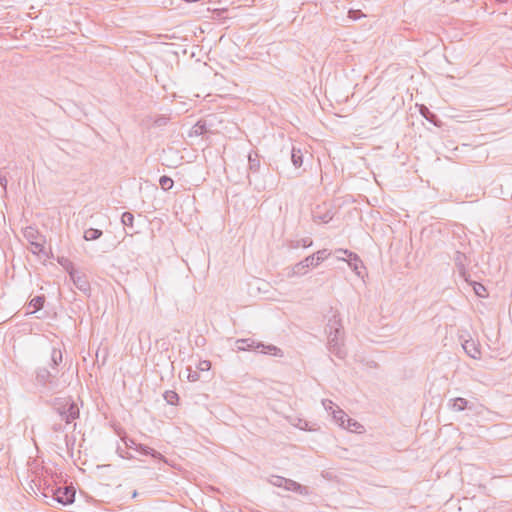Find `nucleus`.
Instances as JSON below:
<instances>
[{"mask_svg": "<svg viewBox=\"0 0 512 512\" xmlns=\"http://www.w3.org/2000/svg\"><path fill=\"white\" fill-rule=\"evenodd\" d=\"M52 430L54 432H62L64 430V426L62 424H60V423L59 424H54L52 426Z\"/></svg>", "mask_w": 512, "mask_h": 512, "instance_id": "40", "label": "nucleus"}, {"mask_svg": "<svg viewBox=\"0 0 512 512\" xmlns=\"http://www.w3.org/2000/svg\"><path fill=\"white\" fill-rule=\"evenodd\" d=\"M36 382L38 385L55 389L57 387L56 375L49 371L47 368H40L36 373Z\"/></svg>", "mask_w": 512, "mask_h": 512, "instance_id": "4", "label": "nucleus"}, {"mask_svg": "<svg viewBox=\"0 0 512 512\" xmlns=\"http://www.w3.org/2000/svg\"><path fill=\"white\" fill-rule=\"evenodd\" d=\"M135 450L143 455H150L151 457L158 459L164 463H168L167 459L158 451L154 450L153 448L138 443L137 446H135Z\"/></svg>", "mask_w": 512, "mask_h": 512, "instance_id": "11", "label": "nucleus"}, {"mask_svg": "<svg viewBox=\"0 0 512 512\" xmlns=\"http://www.w3.org/2000/svg\"><path fill=\"white\" fill-rule=\"evenodd\" d=\"M118 453H119V456L124 458V459H129V460L134 459V456L131 453L127 452V451H123V450L118 449Z\"/></svg>", "mask_w": 512, "mask_h": 512, "instance_id": "38", "label": "nucleus"}, {"mask_svg": "<svg viewBox=\"0 0 512 512\" xmlns=\"http://www.w3.org/2000/svg\"><path fill=\"white\" fill-rule=\"evenodd\" d=\"M291 160H292L293 165L296 168H300L302 166V164H303V153H302L301 149H298L296 147H292V150H291Z\"/></svg>", "mask_w": 512, "mask_h": 512, "instance_id": "19", "label": "nucleus"}, {"mask_svg": "<svg viewBox=\"0 0 512 512\" xmlns=\"http://www.w3.org/2000/svg\"><path fill=\"white\" fill-rule=\"evenodd\" d=\"M335 253H341L347 256L346 262L348 263L349 267L358 275H361V269L363 268V262L359 258V256L347 249H337L335 250Z\"/></svg>", "mask_w": 512, "mask_h": 512, "instance_id": "6", "label": "nucleus"}, {"mask_svg": "<svg viewBox=\"0 0 512 512\" xmlns=\"http://www.w3.org/2000/svg\"><path fill=\"white\" fill-rule=\"evenodd\" d=\"M361 16H362V14H361V11H359V10L358 11H355V10L349 11V17L354 20L359 19Z\"/></svg>", "mask_w": 512, "mask_h": 512, "instance_id": "39", "label": "nucleus"}, {"mask_svg": "<svg viewBox=\"0 0 512 512\" xmlns=\"http://www.w3.org/2000/svg\"><path fill=\"white\" fill-rule=\"evenodd\" d=\"M69 276L73 281L74 285L82 292L87 293L90 291V283L87 280V277L84 274L76 271L72 266L71 269L68 270Z\"/></svg>", "mask_w": 512, "mask_h": 512, "instance_id": "8", "label": "nucleus"}, {"mask_svg": "<svg viewBox=\"0 0 512 512\" xmlns=\"http://www.w3.org/2000/svg\"><path fill=\"white\" fill-rule=\"evenodd\" d=\"M312 244H313V241L311 240V238L306 237V238H302L300 240L289 241L288 247L290 249H297L299 247L308 248V247L312 246Z\"/></svg>", "mask_w": 512, "mask_h": 512, "instance_id": "17", "label": "nucleus"}, {"mask_svg": "<svg viewBox=\"0 0 512 512\" xmlns=\"http://www.w3.org/2000/svg\"><path fill=\"white\" fill-rule=\"evenodd\" d=\"M248 168L249 171L257 173L260 170V158L258 153H249L248 155Z\"/></svg>", "mask_w": 512, "mask_h": 512, "instance_id": "15", "label": "nucleus"}, {"mask_svg": "<svg viewBox=\"0 0 512 512\" xmlns=\"http://www.w3.org/2000/svg\"><path fill=\"white\" fill-rule=\"evenodd\" d=\"M453 259L458 269L459 275L467 280V277L469 276L467 267L471 262L470 257L466 252L456 251Z\"/></svg>", "mask_w": 512, "mask_h": 512, "instance_id": "5", "label": "nucleus"}, {"mask_svg": "<svg viewBox=\"0 0 512 512\" xmlns=\"http://www.w3.org/2000/svg\"><path fill=\"white\" fill-rule=\"evenodd\" d=\"M322 405L324 407V409L329 412L331 415L333 414V410H336V405L333 403V401L329 400V399H323L322 400Z\"/></svg>", "mask_w": 512, "mask_h": 512, "instance_id": "31", "label": "nucleus"}, {"mask_svg": "<svg viewBox=\"0 0 512 512\" xmlns=\"http://www.w3.org/2000/svg\"><path fill=\"white\" fill-rule=\"evenodd\" d=\"M419 112L427 121L433 123L434 125H438L437 124V121H438L437 116L434 113H432L428 107H426L425 105H421Z\"/></svg>", "mask_w": 512, "mask_h": 512, "instance_id": "20", "label": "nucleus"}, {"mask_svg": "<svg viewBox=\"0 0 512 512\" xmlns=\"http://www.w3.org/2000/svg\"><path fill=\"white\" fill-rule=\"evenodd\" d=\"M286 491H292V492H296L298 494H301V495H307L308 494V488L306 486H303L301 485L300 483L292 480V479H288L286 480L285 482V488H284Z\"/></svg>", "mask_w": 512, "mask_h": 512, "instance_id": "12", "label": "nucleus"}, {"mask_svg": "<svg viewBox=\"0 0 512 512\" xmlns=\"http://www.w3.org/2000/svg\"><path fill=\"white\" fill-rule=\"evenodd\" d=\"M169 122V117L164 115L158 116L154 119L153 124L157 127L165 126Z\"/></svg>", "mask_w": 512, "mask_h": 512, "instance_id": "32", "label": "nucleus"}, {"mask_svg": "<svg viewBox=\"0 0 512 512\" xmlns=\"http://www.w3.org/2000/svg\"><path fill=\"white\" fill-rule=\"evenodd\" d=\"M53 409L66 425H70L80 416V409L71 397L56 398L53 402Z\"/></svg>", "mask_w": 512, "mask_h": 512, "instance_id": "2", "label": "nucleus"}, {"mask_svg": "<svg viewBox=\"0 0 512 512\" xmlns=\"http://www.w3.org/2000/svg\"><path fill=\"white\" fill-rule=\"evenodd\" d=\"M259 347H262V348L265 349V350L262 351L263 353H269V354L276 355V351H279V349L276 346H273V345L264 346L263 344H259V345H257V348H259Z\"/></svg>", "mask_w": 512, "mask_h": 512, "instance_id": "34", "label": "nucleus"}, {"mask_svg": "<svg viewBox=\"0 0 512 512\" xmlns=\"http://www.w3.org/2000/svg\"><path fill=\"white\" fill-rule=\"evenodd\" d=\"M342 323L338 314H334L326 325V332L328 334V349L330 353L334 354L340 359L346 356V350L343 344V331Z\"/></svg>", "mask_w": 512, "mask_h": 512, "instance_id": "1", "label": "nucleus"}, {"mask_svg": "<svg viewBox=\"0 0 512 512\" xmlns=\"http://www.w3.org/2000/svg\"><path fill=\"white\" fill-rule=\"evenodd\" d=\"M133 497H137V492L136 491H134Z\"/></svg>", "mask_w": 512, "mask_h": 512, "instance_id": "43", "label": "nucleus"}, {"mask_svg": "<svg viewBox=\"0 0 512 512\" xmlns=\"http://www.w3.org/2000/svg\"><path fill=\"white\" fill-rule=\"evenodd\" d=\"M207 132L206 123L203 121H198L191 129L190 136H200L204 135Z\"/></svg>", "mask_w": 512, "mask_h": 512, "instance_id": "22", "label": "nucleus"}, {"mask_svg": "<svg viewBox=\"0 0 512 512\" xmlns=\"http://www.w3.org/2000/svg\"><path fill=\"white\" fill-rule=\"evenodd\" d=\"M44 302H45L44 295L34 297L33 299H31V301L29 302V304L27 306L26 314H33V313L37 312L38 310L43 308Z\"/></svg>", "mask_w": 512, "mask_h": 512, "instance_id": "14", "label": "nucleus"}, {"mask_svg": "<svg viewBox=\"0 0 512 512\" xmlns=\"http://www.w3.org/2000/svg\"><path fill=\"white\" fill-rule=\"evenodd\" d=\"M121 222L124 226L133 227L134 215L130 212H124L121 216Z\"/></svg>", "mask_w": 512, "mask_h": 512, "instance_id": "29", "label": "nucleus"}, {"mask_svg": "<svg viewBox=\"0 0 512 512\" xmlns=\"http://www.w3.org/2000/svg\"><path fill=\"white\" fill-rule=\"evenodd\" d=\"M199 378H200V376L197 371H192V370L189 371V374H188L189 381L195 382V381L199 380Z\"/></svg>", "mask_w": 512, "mask_h": 512, "instance_id": "37", "label": "nucleus"}, {"mask_svg": "<svg viewBox=\"0 0 512 512\" xmlns=\"http://www.w3.org/2000/svg\"><path fill=\"white\" fill-rule=\"evenodd\" d=\"M287 478L285 477H282V476H279V475H271L269 478H268V482L275 486V487H279V488H285V482H286Z\"/></svg>", "mask_w": 512, "mask_h": 512, "instance_id": "24", "label": "nucleus"}, {"mask_svg": "<svg viewBox=\"0 0 512 512\" xmlns=\"http://www.w3.org/2000/svg\"><path fill=\"white\" fill-rule=\"evenodd\" d=\"M164 399L166 400V402L168 404H171V405H174L177 403V401L179 400V396L176 392L174 391H166L164 393Z\"/></svg>", "mask_w": 512, "mask_h": 512, "instance_id": "30", "label": "nucleus"}, {"mask_svg": "<svg viewBox=\"0 0 512 512\" xmlns=\"http://www.w3.org/2000/svg\"><path fill=\"white\" fill-rule=\"evenodd\" d=\"M122 441L124 442L126 448H129V449H134L135 450V446L138 445V443L134 439L129 438L127 436L123 437Z\"/></svg>", "mask_w": 512, "mask_h": 512, "instance_id": "33", "label": "nucleus"}, {"mask_svg": "<svg viewBox=\"0 0 512 512\" xmlns=\"http://www.w3.org/2000/svg\"><path fill=\"white\" fill-rule=\"evenodd\" d=\"M335 254H336L337 259L344 260V261L347 260V258H346L347 256L346 255L341 254V253H335Z\"/></svg>", "mask_w": 512, "mask_h": 512, "instance_id": "42", "label": "nucleus"}, {"mask_svg": "<svg viewBox=\"0 0 512 512\" xmlns=\"http://www.w3.org/2000/svg\"><path fill=\"white\" fill-rule=\"evenodd\" d=\"M23 235L29 242L30 251L33 254L39 255L44 252L45 239L36 228L31 226L26 227L23 231Z\"/></svg>", "mask_w": 512, "mask_h": 512, "instance_id": "3", "label": "nucleus"}, {"mask_svg": "<svg viewBox=\"0 0 512 512\" xmlns=\"http://www.w3.org/2000/svg\"><path fill=\"white\" fill-rule=\"evenodd\" d=\"M343 428L348 429L353 432H359V433H361L362 430L364 429L363 425H361L359 422H357L356 420H354L352 418L347 419V422Z\"/></svg>", "mask_w": 512, "mask_h": 512, "instance_id": "23", "label": "nucleus"}, {"mask_svg": "<svg viewBox=\"0 0 512 512\" xmlns=\"http://www.w3.org/2000/svg\"><path fill=\"white\" fill-rule=\"evenodd\" d=\"M333 218V213L331 211H327L324 214H319L317 211L313 212L314 221H320L323 223H328Z\"/></svg>", "mask_w": 512, "mask_h": 512, "instance_id": "25", "label": "nucleus"}, {"mask_svg": "<svg viewBox=\"0 0 512 512\" xmlns=\"http://www.w3.org/2000/svg\"><path fill=\"white\" fill-rule=\"evenodd\" d=\"M0 185L3 187L4 190H6L7 179L1 173H0Z\"/></svg>", "mask_w": 512, "mask_h": 512, "instance_id": "41", "label": "nucleus"}, {"mask_svg": "<svg viewBox=\"0 0 512 512\" xmlns=\"http://www.w3.org/2000/svg\"><path fill=\"white\" fill-rule=\"evenodd\" d=\"M197 368L200 371H209L210 368H211V362L208 361V360H202V361L199 362Z\"/></svg>", "mask_w": 512, "mask_h": 512, "instance_id": "36", "label": "nucleus"}, {"mask_svg": "<svg viewBox=\"0 0 512 512\" xmlns=\"http://www.w3.org/2000/svg\"><path fill=\"white\" fill-rule=\"evenodd\" d=\"M103 232L100 229L89 228L84 231L83 238L86 241L97 240L102 236Z\"/></svg>", "mask_w": 512, "mask_h": 512, "instance_id": "21", "label": "nucleus"}, {"mask_svg": "<svg viewBox=\"0 0 512 512\" xmlns=\"http://www.w3.org/2000/svg\"><path fill=\"white\" fill-rule=\"evenodd\" d=\"M449 407L454 411H463L464 409H471L472 405L469 404V401L462 397H457L451 399L449 401Z\"/></svg>", "mask_w": 512, "mask_h": 512, "instance_id": "13", "label": "nucleus"}, {"mask_svg": "<svg viewBox=\"0 0 512 512\" xmlns=\"http://www.w3.org/2000/svg\"><path fill=\"white\" fill-rule=\"evenodd\" d=\"M462 347L469 357L473 359L481 358V349L478 341L472 338L464 340L462 343Z\"/></svg>", "mask_w": 512, "mask_h": 512, "instance_id": "9", "label": "nucleus"}, {"mask_svg": "<svg viewBox=\"0 0 512 512\" xmlns=\"http://www.w3.org/2000/svg\"><path fill=\"white\" fill-rule=\"evenodd\" d=\"M314 255L315 265H319L320 262L326 260L330 256V252L327 249L318 250Z\"/></svg>", "mask_w": 512, "mask_h": 512, "instance_id": "28", "label": "nucleus"}, {"mask_svg": "<svg viewBox=\"0 0 512 512\" xmlns=\"http://www.w3.org/2000/svg\"><path fill=\"white\" fill-rule=\"evenodd\" d=\"M310 266H316L314 255H309L304 260L295 264L292 268V273L293 275H303L306 273V269Z\"/></svg>", "mask_w": 512, "mask_h": 512, "instance_id": "10", "label": "nucleus"}, {"mask_svg": "<svg viewBox=\"0 0 512 512\" xmlns=\"http://www.w3.org/2000/svg\"><path fill=\"white\" fill-rule=\"evenodd\" d=\"M332 417L335 423L342 428L345 426L347 419L349 418L348 415L339 407H336V410H333Z\"/></svg>", "mask_w": 512, "mask_h": 512, "instance_id": "16", "label": "nucleus"}, {"mask_svg": "<svg viewBox=\"0 0 512 512\" xmlns=\"http://www.w3.org/2000/svg\"><path fill=\"white\" fill-rule=\"evenodd\" d=\"M54 499L63 504H71L75 500V490L73 487H58L54 491Z\"/></svg>", "mask_w": 512, "mask_h": 512, "instance_id": "7", "label": "nucleus"}, {"mask_svg": "<svg viewBox=\"0 0 512 512\" xmlns=\"http://www.w3.org/2000/svg\"><path fill=\"white\" fill-rule=\"evenodd\" d=\"M159 184L164 191L172 189L174 181L169 176L163 175L159 179Z\"/></svg>", "mask_w": 512, "mask_h": 512, "instance_id": "27", "label": "nucleus"}, {"mask_svg": "<svg viewBox=\"0 0 512 512\" xmlns=\"http://www.w3.org/2000/svg\"><path fill=\"white\" fill-rule=\"evenodd\" d=\"M474 291L475 293L480 296V297H485L486 296V288L480 284V283H476L475 286H474Z\"/></svg>", "mask_w": 512, "mask_h": 512, "instance_id": "35", "label": "nucleus"}, {"mask_svg": "<svg viewBox=\"0 0 512 512\" xmlns=\"http://www.w3.org/2000/svg\"><path fill=\"white\" fill-rule=\"evenodd\" d=\"M254 341L252 339H238L236 341V346L239 350H243V351H246V350H249L251 348L254 347Z\"/></svg>", "mask_w": 512, "mask_h": 512, "instance_id": "26", "label": "nucleus"}, {"mask_svg": "<svg viewBox=\"0 0 512 512\" xmlns=\"http://www.w3.org/2000/svg\"><path fill=\"white\" fill-rule=\"evenodd\" d=\"M51 366L52 368H56L63 361V353L60 348L53 347L51 350Z\"/></svg>", "mask_w": 512, "mask_h": 512, "instance_id": "18", "label": "nucleus"}]
</instances>
